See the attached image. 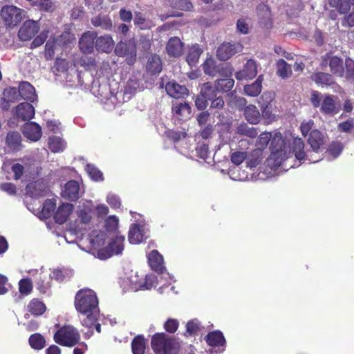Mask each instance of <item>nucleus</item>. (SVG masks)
Instances as JSON below:
<instances>
[{
  "mask_svg": "<svg viewBox=\"0 0 354 354\" xmlns=\"http://www.w3.org/2000/svg\"><path fill=\"white\" fill-rule=\"evenodd\" d=\"M22 132L24 137L32 142L38 141L42 136L41 127L35 122L26 123L23 126Z\"/></svg>",
  "mask_w": 354,
  "mask_h": 354,
  "instance_id": "18",
  "label": "nucleus"
},
{
  "mask_svg": "<svg viewBox=\"0 0 354 354\" xmlns=\"http://www.w3.org/2000/svg\"><path fill=\"white\" fill-rule=\"evenodd\" d=\"M48 147L54 153L63 151L66 147V142L58 136H51L48 138Z\"/></svg>",
  "mask_w": 354,
  "mask_h": 354,
  "instance_id": "39",
  "label": "nucleus"
},
{
  "mask_svg": "<svg viewBox=\"0 0 354 354\" xmlns=\"http://www.w3.org/2000/svg\"><path fill=\"white\" fill-rule=\"evenodd\" d=\"M263 76L259 75L254 82L244 86V93L245 95L251 97H256L261 91Z\"/></svg>",
  "mask_w": 354,
  "mask_h": 354,
  "instance_id": "31",
  "label": "nucleus"
},
{
  "mask_svg": "<svg viewBox=\"0 0 354 354\" xmlns=\"http://www.w3.org/2000/svg\"><path fill=\"white\" fill-rule=\"evenodd\" d=\"M345 64L346 66V71H344V75L347 79L352 78L354 77V61L351 59H346Z\"/></svg>",
  "mask_w": 354,
  "mask_h": 354,
  "instance_id": "64",
  "label": "nucleus"
},
{
  "mask_svg": "<svg viewBox=\"0 0 354 354\" xmlns=\"http://www.w3.org/2000/svg\"><path fill=\"white\" fill-rule=\"evenodd\" d=\"M115 53L118 56L127 57L129 64H133L136 57V41L134 39L129 40L128 43L120 42L115 48Z\"/></svg>",
  "mask_w": 354,
  "mask_h": 354,
  "instance_id": "12",
  "label": "nucleus"
},
{
  "mask_svg": "<svg viewBox=\"0 0 354 354\" xmlns=\"http://www.w3.org/2000/svg\"><path fill=\"white\" fill-rule=\"evenodd\" d=\"M257 74V64L254 60L250 59L247 61L243 69L236 73L235 77L239 80H249L254 78Z\"/></svg>",
  "mask_w": 354,
  "mask_h": 354,
  "instance_id": "19",
  "label": "nucleus"
},
{
  "mask_svg": "<svg viewBox=\"0 0 354 354\" xmlns=\"http://www.w3.org/2000/svg\"><path fill=\"white\" fill-rule=\"evenodd\" d=\"M19 91L16 88H8L4 90L3 97L6 100L14 103L19 100Z\"/></svg>",
  "mask_w": 354,
  "mask_h": 354,
  "instance_id": "56",
  "label": "nucleus"
},
{
  "mask_svg": "<svg viewBox=\"0 0 354 354\" xmlns=\"http://www.w3.org/2000/svg\"><path fill=\"white\" fill-rule=\"evenodd\" d=\"M74 207L71 203H63L57 209L55 214V219L56 223L62 224L68 218L70 214L73 212Z\"/></svg>",
  "mask_w": 354,
  "mask_h": 354,
  "instance_id": "26",
  "label": "nucleus"
},
{
  "mask_svg": "<svg viewBox=\"0 0 354 354\" xmlns=\"http://www.w3.org/2000/svg\"><path fill=\"white\" fill-rule=\"evenodd\" d=\"M178 321L175 319H169L165 323L164 327L165 329L171 333H173L176 331V330L178 328Z\"/></svg>",
  "mask_w": 354,
  "mask_h": 354,
  "instance_id": "63",
  "label": "nucleus"
},
{
  "mask_svg": "<svg viewBox=\"0 0 354 354\" xmlns=\"http://www.w3.org/2000/svg\"><path fill=\"white\" fill-rule=\"evenodd\" d=\"M28 310L35 315H41L45 312L46 306L43 302L35 299L28 305Z\"/></svg>",
  "mask_w": 354,
  "mask_h": 354,
  "instance_id": "44",
  "label": "nucleus"
},
{
  "mask_svg": "<svg viewBox=\"0 0 354 354\" xmlns=\"http://www.w3.org/2000/svg\"><path fill=\"white\" fill-rule=\"evenodd\" d=\"M167 51L171 56H180L183 52V44L180 39L178 37L171 38L167 45Z\"/></svg>",
  "mask_w": 354,
  "mask_h": 354,
  "instance_id": "28",
  "label": "nucleus"
},
{
  "mask_svg": "<svg viewBox=\"0 0 354 354\" xmlns=\"http://www.w3.org/2000/svg\"><path fill=\"white\" fill-rule=\"evenodd\" d=\"M80 185L76 180L68 181L62 192V196L71 201H75L80 197Z\"/></svg>",
  "mask_w": 354,
  "mask_h": 354,
  "instance_id": "24",
  "label": "nucleus"
},
{
  "mask_svg": "<svg viewBox=\"0 0 354 354\" xmlns=\"http://www.w3.org/2000/svg\"><path fill=\"white\" fill-rule=\"evenodd\" d=\"M32 283L30 279H22L19 282V290L21 295H28L32 290Z\"/></svg>",
  "mask_w": 354,
  "mask_h": 354,
  "instance_id": "52",
  "label": "nucleus"
},
{
  "mask_svg": "<svg viewBox=\"0 0 354 354\" xmlns=\"http://www.w3.org/2000/svg\"><path fill=\"white\" fill-rule=\"evenodd\" d=\"M55 205L56 202L54 198L46 200L43 203L42 209L39 216L44 218L50 217L55 211Z\"/></svg>",
  "mask_w": 354,
  "mask_h": 354,
  "instance_id": "43",
  "label": "nucleus"
},
{
  "mask_svg": "<svg viewBox=\"0 0 354 354\" xmlns=\"http://www.w3.org/2000/svg\"><path fill=\"white\" fill-rule=\"evenodd\" d=\"M28 273L35 277V282L39 292L43 294L46 293L51 286L50 274L48 271L41 268L29 270Z\"/></svg>",
  "mask_w": 354,
  "mask_h": 354,
  "instance_id": "13",
  "label": "nucleus"
},
{
  "mask_svg": "<svg viewBox=\"0 0 354 354\" xmlns=\"http://www.w3.org/2000/svg\"><path fill=\"white\" fill-rule=\"evenodd\" d=\"M312 80L317 84L330 85L333 83V77L325 73H316L312 75Z\"/></svg>",
  "mask_w": 354,
  "mask_h": 354,
  "instance_id": "42",
  "label": "nucleus"
},
{
  "mask_svg": "<svg viewBox=\"0 0 354 354\" xmlns=\"http://www.w3.org/2000/svg\"><path fill=\"white\" fill-rule=\"evenodd\" d=\"M148 261L151 269L160 275L158 282L163 283V286L171 284L173 281L172 277L166 271L163 265V257L157 250H153L149 253Z\"/></svg>",
  "mask_w": 354,
  "mask_h": 354,
  "instance_id": "9",
  "label": "nucleus"
},
{
  "mask_svg": "<svg viewBox=\"0 0 354 354\" xmlns=\"http://www.w3.org/2000/svg\"><path fill=\"white\" fill-rule=\"evenodd\" d=\"M85 170L89 177L94 181H102L104 180L103 174L96 167L93 165L87 164Z\"/></svg>",
  "mask_w": 354,
  "mask_h": 354,
  "instance_id": "49",
  "label": "nucleus"
},
{
  "mask_svg": "<svg viewBox=\"0 0 354 354\" xmlns=\"http://www.w3.org/2000/svg\"><path fill=\"white\" fill-rule=\"evenodd\" d=\"M329 3L336 7L341 13H345L349 10L351 4L354 3V0H329Z\"/></svg>",
  "mask_w": 354,
  "mask_h": 354,
  "instance_id": "47",
  "label": "nucleus"
},
{
  "mask_svg": "<svg viewBox=\"0 0 354 354\" xmlns=\"http://www.w3.org/2000/svg\"><path fill=\"white\" fill-rule=\"evenodd\" d=\"M277 73L282 78H288L292 75L291 67L283 59H279L277 63Z\"/></svg>",
  "mask_w": 354,
  "mask_h": 354,
  "instance_id": "41",
  "label": "nucleus"
},
{
  "mask_svg": "<svg viewBox=\"0 0 354 354\" xmlns=\"http://www.w3.org/2000/svg\"><path fill=\"white\" fill-rule=\"evenodd\" d=\"M244 115L246 120L251 124H257L260 120V113L254 105H249L245 108Z\"/></svg>",
  "mask_w": 354,
  "mask_h": 354,
  "instance_id": "33",
  "label": "nucleus"
},
{
  "mask_svg": "<svg viewBox=\"0 0 354 354\" xmlns=\"http://www.w3.org/2000/svg\"><path fill=\"white\" fill-rule=\"evenodd\" d=\"M312 151L305 152L304 143L301 138H295L291 143V149L293 150L295 158L299 162L308 160L309 163H315L321 160V155L319 154L320 147L323 144V137L320 131L314 129L310 131L308 140Z\"/></svg>",
  "mask_w": 354,
  "mask_h": 354,
  "instance_id": "3",
  "label": "nucleus"
},
{
  "mask_svg": "<svg viewBox=\"0 0 354 354\" xmlns=\"http://www.w3.org/2000/svg\"><path fill=\"white\" fill-rule=\"evenodd\" d=\"M106 202L112 208H118L121 205L118 196L113 193H109L107 194Z\"/></svg>",
  "mask_w": 354,
  "mask_h": 354,
  "instance_id": "62",
  "label": "nucleus"
},
{
  "mask_svg": "<svg viewBox=\"0 0 354 354\" xmlns=\"http://www.w3.org/2000/svg\"><path fill=\"white\" fill-rule=\"evenodd\" d=\"M29 344L32 348L41 350L45 346L46 341L41 334L35 333L29 337Z\"/></svg>",
  "mask_w": 354,
  "mask_h": 354,
  "instance_id": "46",
  "label": "nucleus"
},
{
  "mask_svg": "<svg viewBox=\"0 0 354 354\" xmlns=\"http://www.w3.org/2000/svg\"><path fill=\"white\" fill-rule=\"evenodd\" d=\"M231 161L236 165H239L246 158V153L243 151H235L231 154Z\"/></svg>",
  "mask_w": 354,
  "mask_h": 354,
  "instance_id": "61",
  "label": "nucleus"
},
{
  "mask_svg": "<svg viewBox=\"0 0 354 354\" xmlns=\"http://www.w3.org/2000/svg\"><path fill=\"white\" fill-rule=\"evenodd\" d=\"M47 191L46 185L39 180L28 184L26 187V194L32 198L45 196Z\"/></svg>",
  "mask_w": 354,
  "mask_h": 354,
  "instance_id": "21",
  "label": "nucleus"
},
{
  "mask_svg": "<svg viewBox=\"0 0 354 354\" xmlns=\"http://www.w3.org/2000/svg\"><path fill=\"white\" fill-rule=\"evenodd\" d=\"M234 84V81L231 78L221 79L216 81V87L217 90L227 92L233 88Z\"/></svg>",
  "mask_w": 354,
  "mask_h": 354,
  "instance_id": "51",
  "label": "nucleus"
},
{
  "mask_svg": "<svg viewBox=\"0 0 354 354\" xmlns=\"http://www.w3.org/2000/svg\"><path fill=\"white\" fill-rule=\"evenodd\" d=\"M75 306L82 314V326L91 328L100 312L95 293L91 289L79 290L75 296Z\"/></svg>",
  "mask_w": 354,
  "mask_h": 354,
  "instance_id": "1",
  "label": "nucleus"
},
{
  "mask_svg": "<svg viewBox=\"0 0 354 354\" xmlns=\"http://www.w3.org/2000/svg\"><path fill=\"white\" fill-rule=\"evenodd\" d=\"M91 23L94 26L101 27L105 30H111L112 27V21L108 16H97L91 19Z\"/></svg>",
  "mask_w": 354,
  "mask_h": 354,
  "instance_id": "40",
  "label": "nucleus"
},
{
  "mask_svg": "<svg viewBox=\"0 0 354 354\" xmlns=\"http://www.w3.org/2000/svg\"><path fill=\"white\" fill-rule=\"evenodd\" d=\"M96 39V34L94 32L88 31L85 32L80 39L79 46L84 53H91L93 50L94 40Z\"/></svg>",
  "mask_w": 354,
  "mask_h": 354,
  "instance_id": "23",
  "label": "nucleus"
},
{
  "mask_svg": "<svg viewBox=\"0 0 354 354\" xmlns=\"http://www.w3.org/2000/svg\"><path fill=\"white\" fill-rule=\"evenodd\" d=\"M50 274V279L62 281L66 278L69 279L73 275V271L68 269H55Z\"/></svg>",
  "mask_w": 354,
  "mask_h": 354,
  "instance_id": "45",
  "label": "nucleus"
},
{
  "mask_svg": "<svg viewBox=\"0 0 354 354\" xmlns=\"http://www.w3.org/2000/svg\"><path fill=\"white\" fill-rule=\"evenodd\" d=\"M151 346L156 354H177L178 348L176 341L163 333L152 337Z\"/></svg>",
  "mask_w": 354,
  "mask_h": 354,
  "instance_id": "7",
  "label": "nucleus"
},
{
  "mask_svg": "<svg viewBox=\"0 0 354 354\" xmlns=\"http://www.w3.org/2000/svg\"><path fill=\"white\" fill-rule=\"evenodd\" d=\"M21 137L19 132H9L6 136V143L12 150H18L21 147Z\"/></svg>",
  "mask_w": 354,
  "mask_h": 354,
  "instance_id": "35",
  "label": "nucleus"
},
{
  "mask_svg": "<svg viewBox=\"0 0 354 354\" xmlns=\"http://www.w3.org/2000/svg\"><path fill=\"white\" fill-rule=\"evenodd\" d=\"M273 98L274 95L272 93H264L261 97V101L259 103L262 109V115L265 117L270 118V110L269 106Z\"/></svg>",
  "mask_w": 354,
  "mask_h": 354,
  "instance_id": "37",
  "label": "nucleus"
},
{
  "mask_svg": "<svg viewBox=\"0 0 354 354\" xmlns=\"http://www.w3.org/2000/svg\"><path fill=\"white\" fill-rule=\"evenodd\" d=\"M26 14V12L24 9L12 5L5 6L1 10V17L4 24L11 28L20 23Z\"/></svg>",
  "mask_w": 354,
  "mask_h": 354,
  "instance_id": "10",
  "label": "nucleus"
},
{
  "mask_svg": "<svg viewBox=\"0 0 354 354\" xmlns=\"http://www.w3.org/2000/svg\"><path fill=\"white\" fill-rule=\"evenodd\" d=\"M39 30L38 21L28 20L20 28L18 35L21 40L28 41L38 32Z\"/></svg>",
  "mask_w": 354,
  "mask_h": 354,
  "instance_id": "17",
  "label": "nucleus"
},
{
  "mask_svg": "<svg viewBox=\"0 0 354 354\" xmlns=\"http://www.w3.org/2000/svg\"><path fill=\"white\" fill-rule=\"evenodd\" d=\"M272 135L270 133H262L258 138L257 141V149H264L271 140Z\"/></svg>",
  "mask_w": 354,
  "mask_h": 354,
  "instance_id": "58",
  "label": "nucleus"
},
{
  "mask_svg": "<svg viewBox=\"0 0 354 354\" xmlns=\"http://www.w3.org/2000/svg\"><path fill=\"white\" fill-rule=\"evenodd\" d=\"M205 339L207 344L211 346H223L225 342L223 333L219 330L209 333Z\"/></svg>",
  "mask_w": 354,
  "mask_h": 354,
  "instance_id": "29",
  "label": "nucleus"
},
{
  "mask_svg": "<svg viewBox=\"0 0 354 354\" xmlns=\"http://www.w3.org/2000/svg\"><path fill=\"white\" fill-rule=\"evenodd\" d=\"M271 146L272 151L266 160V165L272 170L282 167L284 170L288 168L294 167L295 165H288L287 161L292 158L293 151H290L288 153L282 139L281 134L276 133L271 140Z\"/></svg>",
  "mask_w": 354,
  "mask_h": 354,
  "instance_id": "4",
  "label": "nucleus"
},
{
  "mask_svg": "<svg viewBox=\"0 0 354 354\" xmlns=\"http://www.w3.org/2000/svg\"><path fill=\"white\" fill-rule=\"evenodd\" d=\"M136 222L131 225L129 231L128 239L131 244L140 243L148 236L147 230L140 218Z\"/></svg>",
  "mask_w": 354,
  "mask_h": 354,
  "instance_id": "14",
  "label": "nucleus"
},
{
  "mask_svg": "<svg viewBox=\"0 0 354 354\" xmlns=\"http://www.w3.org/2000/svg\"><path fill=\"white\" fill-rule=\"evenodd\" d=\"M336 97L331 95H322L318 91H313L310 101L314 107H319L320 111L327 115H335L339 111V106L335 100Z\"/></svg>",
  "mask_w": 354,
  "mask_h": 354,
  "instance_id": "6",
  "label": "nucleus"
},
{
  "mask_svg": "<svg viewBox=\"0 0 354 354\" xmlns=\"http://www.w3.org/2000/svg\"><path fill=\"white\" fill-rule=\"evenodd\" d=\"M203 69L206 74L214 76L217 71L214 59L212 57L207 58L203 64Z\"/></svg>",
  "mask_w": 354,
  "mask_h": 354,
  "instance_id": "55",
  "label": "nucleus"
},
{
  "mask_svg": "<svg viewBox=\"0 0 354 354\" xmlns=\"http://www.w3.org/2000/svg\"><path fill=\"white\" fill-rule=\"evenodd\" d=\"M167 94L174 98L183 97L188 94V90L185 86L178 84L175 82H169L165 85Z\"/></svg>",
  "mask_w": 354,
  "mask_h": 354,
  "instance_id": "25",
  "label": "nucleus"
},
{
  "mask_svg": "<svg viewBox=\"0 0 354 354\" xmlns=\"http://www.w3.org/2000/svg\"><path fill=\"white\" fill-rule=\"evenodd\" d=\"M55 342L64 346L72 347L80 339V335L73 326L67 325L62 327L54 335Z\"/></svg>",
  "mask_w": 354,
  "mask_h": 354,
  "instance_id": "8",
  "label": "nucleus"
},
{
  "mask_svg": "<svg viewBox=\"0 0 354 354\" xmlns=\"http://www.w3.org/2000/svg\"><path fill=\"white\" fill-rule=\"evenodd\" d=\"M200 330V322L197 319H192L186 325V335H195Z\"/></svg>",
  "mask_w": 354,
  "mask_h": 354,
  "instance_id": "57",
  "label": "nucleus"
},
{
  "mask_svg": "<svg viewBox=\"0 0 354 354\" xmlns=\"http://www.w3.org/2000/svg\"><path fill=\"white\" fill-rule=\"evenodd\" d=\"M202 52L201 48L198 44L192 46L187 56V62L188 64L191 66L196 65Z\"/></svg>",
  "mask_w": 354,
  "mask_h": 354,
  "instance_id": "38",
  "label": "nucleus"
},
{
  "mask_svg": "<svg viewBox=\"0 0 354 354\" xmlns=\"http://www.w3.org/2000/svg\"><path fill=\"white\" fill-rule=\"evenodd\" d=\"M243 46L240 43H223L217 49L216 55L219 59L227 60L236 53L241 52Z\"/></svg>",
  "mask_w": 354,
  "mask_h": 354,
  "instance_id": "16",
  "label": "nucleus"
},
{
  "mask_svg": "<svg viewBox=\"0 0 354 354\" xmlns=\"http://www.w3.org/2000/svg\"><path fill=\"white\" fill-rule=\"evenodd\" d=\"M18 91L21 97L24 100L34 102L37 99L35 88L27 82L21 83Z\"/></svg>",
  "mask_w": 354,
  "mask_h": 354,
  "instance_id": "27",
  "label": "nucleus"
},
{
  "mask_svg": "<svg viewBox=\"0 0 354 354\" xmlns=\"http://www.w3.org/2000/svg\"><path fill=\"white\" fill-rule=\"evenodd\" d=\"M95 44L97 50L106 53H110L115 46V41L109 35L96 37Z\"/></svg>",
  "mask_w": 354,
  "mask_h": 354,
  "instance_id": "22",
  "label": "nucleus"
},
{
  "mask_svg": "<svg viewBox=\"0 0 354 354\" xmlns=\"http://www.w3.org/2000/svg\"><path fill=\"white\" fill-rule=\"evenodd\" d=\"M106 237L107 235L105 232L96 230H93L86 239L89 243V251L88 252L91 253L95 257H97L96 252L102 249L100 247L104 245Z\"/></svg>",
  "mask_w": 354,
  "mask_h": 354,
  "instance_id": "15",
  "label": "nucleus"
},
{
  "mask_svg": "<svg viewBox=\"0 0 354 354\" xmlns=\"http://www.w3.org/2000/svg\"><path fill=\"white\" fill-rule=\"evenodd\" d=\"M314 122L312 120H304L300 125V130L302 135L306 137L308 133L313 131L314 127Z\"/></svg>",
  "mask_w": 354,
  "mask_h": 354,
  "instance_id": "60",
  "label": "nucleus"
},
{
  "mask_svg": "<svg viewBox=\"0 0 354 354\" xmlns=\"http://www.w3.org/2000/svg\"><path fill=\"white\" fill-rule=\"evenodd\" d=\"M145 341L141 336L136 337L131 344L133 354H144L145 351Z\"/></svg>",
  "mask_w": 354,
  "mask_h": 354,
  "instance_id": "48",
  "label": "nucleus"
},
{
  "mask_svg": "<svg viewBox=\"0 0 354 354\" xmlns=\"http://www.w3.org/2000/svg\"><path fill=\"white\" fill-rule=\"evenodd\" d=\"M97 218H103L109 213V207L103 203H94L91 200H82L76 211L75 229L88 230L94 223V214Z\"/></svg>",
  "mask_w": 354,
  "mask_h": 354,
  "instance_id": "2",
  "label": "nucleus"
},
{
  "mask_svg": "<svg viewBox=\"0 0 354 354\" xmlns=\"http://www.w3.org/2000/svg\"><path fill=\"white\" fill-rule=\"evenodd\" d=\"M173 113L180 120H186L189 118L191 115V107L189 104L186 102L178 103L174 105Z\"/></svg>",
  "mask_w": 354,
  "mask_h": 354,
  "instance_id": "30",
  "label": "nucleus"
},
{
  "mask_svg": "<svg viewBox=\"0 0 354 354\" xmlns=\"http://www.w3.org/2000/svg\"><path fill=\"white\" fill-rule=\"evenodd\" d=\"M201 95H202L207 101H210L216 97V93L214 88H213L209 83H206L204 84L201 88Z\"/></svg>",
  "mask_w": 354,
  "mask_h": 354,
  "instance_id": "54",
  "label": "nucleus"
},
{
  "mask_svg": "<svg viewBox=\"0 0 354 354\" xmlns=\"http://www.w3.org/2000/svg\"><path fill=\"white\" fill-rule=\"evenodd\" d=\"M162 63L159 56L153 55L148 59L147 70L151 74H156L161 71Z\"/></svg>",
  "mask_w": 354,
  "mask_h": 354,
  "instance_id": "34",
  "label": "nucleus"
},
{
  "mask_svg": "<svg viewBox=\"0 0 354 354\" xmlns=\"http://www.w3.org/2000/svg\"><path fill=\"white\" fill-rule=\"evenodd\" d=\"M158 283V277L154 274H147L145 278L140 277L137 272L131 271L123 279L122 286L126 290L133 291L149 290Z\"/></svg>",
  "mask_w": 354,
  "mask_h": 354,
  "instance_id": "5",
  "label": "nucleus"
},
{
  "mask_svg": "<svg viewBox=\"0 0 354 354\" xmlns=\"http://www.w3.org/2000/svg\"><path fill=\"white\" fill-rule=\"evenodd\" d=\"M328 59L331 72L340 77H344V70L342 59L337 56H329Z\"/></svg>",
  "mask_w": 354,
  "mask_h": 354,
  "instance_id": "32",
  "label": "nucleus"
},
{
  "mask_svg": "<svg viewBox=\"0 0 354 354\" xmlns=\"http://www.w3.org/2000/svg\"><path fill=\"white\" fill-rule=\"evenodd\" d=\"M31 6L36 7L41 12H53L55 8V4L53 0H35L31 3Z\"/></svg>",
  "mask_w": 354,
  "mask_h": 354,
  "instance_id": "36",
  "label": "nucleus"
},
{
  "mask_svg": "<svg viewBox=\"0 0 354 354\" xmlns=\"http://www.w3.org/2000/svg\"><path fill=\"white\" fill-rule=\"evenodd\" d=\"M237 133L253 138L257 136V131L254 128H250L245 124H242L237 127Z\"/></svg>",
  "mask_w": 354,
  "mask_h": 354,
  "instance_id": "53",
  "label": "nucleus"
},
{
  "mask_svg": "<svg viewBox=\"0 0 354 354\" xmlns=\"http://www.w3.org/2000/svg\"><path fill=\"white\" fill-rule=\"evenodd\" d=\"M118 218L115 216H110L105 220V228L107 232L115 230L118 226Z\"/></svg>",
  "mask_w": 354,
  "mask_h": 354,
  "instance_id": "59",
  "label": "nucleus"
},
{
  "mask_svg": "<svg viewBox=\"0 0 354 354\" xmlns=\"http://www.w3.org/2000/svg\"><path fill=\"white\" fill-rule=\"evenodd\" d=\"M35 108L28 102H23L16 106L15 115L22 120H30L35 115Z\"/></svg>",
  "mask_w": 354,
  "mask_h": 354,
  "instance_id": "20",
  "label": "nucleus"
},
{
  "mask_svg": "<svg viewBox=\"0 0 354 354\" xmlns=\"http://www.w3.org/2000/svg\"><path fill=\"white\" fill-rule=\"evenodd\" d=\"M263 159V151L261 149H256L251 153L248 160V165L250 167H254L259 164Z\"/></svg>",
  "mask_w": 354,
  "mask_h": 354,
  "instance_id": "50",
  "label": "nucleus"
},
{
  "mask_svg": "<svg viewBox=\"0 0 354 354\" xmlns=\"http://www.w3.org/2000/svg\"><path fill=\"white\" fill-rule=\"evenodd\" d=\"M124 241L125 238L124 236H116L106 248H102L96 252L97 258L101 260H106L113 255L121 254L124 250Z\"/></svg>",
  "mask_w": 354,
  "mask_h": 354,
  "instance_id": "11",
  "label": "nucleus"
}]
</instances>
